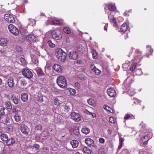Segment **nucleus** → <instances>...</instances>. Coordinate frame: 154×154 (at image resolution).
<instances>
[{
    "instance_id": "nucleus-1",
    "label": "nucleus",
    "mask_w": 154,
    "mask_h": 154,
    "mask_svg": "<svg viewBox=\"0 0 154 154\" xmlns=\"http://www.w3.org/2000/svg\"><path fill=\"white\" fill-rule=\"evenodd\" d=\"M56 56L59 61H64L66 59V54L62 49H57L56 50Z\"/></svg>"
},
{
    "instance_id": "nucleus-2",
    "label": "nucleus",
    "mask_w": 154,
    "mask_h": 154,
    "mask_svg": "<svg viewBox=\"0 0 154 154\" xmlns=\"http://www.w3.org/2000/svg\"><path fill=\"white\" fill-rule=\"evenodd\" d=\"M57 82L58 86L61 88H64L67 85L66 79L64 76H59L58 77Z\"/></svg>"
},
{
    "instance_id": "nucleus-3",
    "label": "nucleus",
    "mask_w": 154,
    "mask_h": 154,
    "mask_svg": "<svg viewBox=\"0 0 154 154\" xmlns=\"http://www.w3.org/2000/svg\"><path fill=\"white\" fill-rule=\"evenodd\" d=\"M8 29L10 32L13 35H17L19 33L18 29L13 25L10 24L8 26Z\"/></svg>"
},
{
    "instance_id": "nucleus-4",
    "label": "nucleus",
    "mask_w": 154,
    "mask_h": 154,
    "mask_svg": "<svg viewBox=\"0 0 154 154\" xmlns=\"http://www.w3.org/2000/svg\"><path fill=\"white\" fill-rule=\"evenodd\" d=\"M22 75L26 78L30 79L33 76V74L32 72L28 69L25 68L22 72Z\"/></svg>"
},
{
    "instance_id": "nucleus-5",
    "label": "nucleus",
    "mask_w": 154,
    "mask_h": 154,
    "mask_svg": "<svg viewBox=\"0 0 154 154\" xmlns=\"http://www.w3.org/2000/svg\"><path fill=\"white\" fill-rule=\"evenodd\" d=\"M71 116L72 119L75 122H79L81 119V117L79 113L74 112L71 113Z\"/></svg>"
},
{
    "instance_id": "nucleus-6",
    "label": "nucleus",
    "mask_w": 154,
    "mask_h": 154,
    "mask_svg": "<svg viewBox=\"0 0 154 154\" xmlns=\"http://www.w3.org/2000/svg\"><path fill=\"white\" fill-rule=\"evenodd\" d=\"M4 18L7 21L10 23H13L15 21L13 15L8 14H5L4 15Z\"/></svg>"
},
{
    "instance_id": "nucleus-7",
    "label": "nucleus",
    "mask_w": 154,
    "mask_h": 154,
    "mask_svg": "<svg viewBox=\"0 0 154 154\" xmlns=\"http://www.w3.org/2000/svg\"><path fill=\"white\" fill-rule=\"evenodd\" d=\"M78 57V53L75 51H72L69 54V57L71 59L75 60Z\"/></svg>"
},
{
    "instance_id": "nucleus-8",
    "label": "nucleus",
    "mask_w": 154,
    "mask_h": 154,
    "mask_svg": "<svg viewBox=\"0 0 154 154\" xmlns=\"http://www.w3.org/2000/svg\"><path fill=\"white\" fill-rule=\"evenodd\" d=\"M51 33L52 37L56 39H60L62 37L61 34L60 33L58 34L55 30L52 31Z\"/></svg>"
},
{
    "instance_id": "nucleus-9",
    "label": "nucleus",
    "mask_w": 154,
    "mask_h": 154,
    "mask_svg": "<svg viewBox=\"0 0 154 154\" xmlns=\"http://www.w3.org/2000/svg\"><path fill=\"white\" fill-rule=\"evenodd\" d=\"M107 93L110 97H115L116 95V92L113 88H111L108 89L107 90Z\"/></svg>"
},
{
    "instance_id": "nucleus-10",
    "label": "nucleus",
    "mask_w": 154,
    "mask_h": 154,
    "mask_svg": "<svg viewBox=\"0 0 154 154\" xmlns=\"http://www.w3.org/2000/svg\"><path fill=\"white\" fill-rule=\"evenodd\" d=\"M20 129L21 132L24 134H27L29 131V129L28 127L24 125H22Z\"/></svg>"
},
{
    "instance_id": "nucleus-11",
    "label": "nucleus",
    "mask_w": 154,
    "mask_h": 154,
    "mask_svg": "<svg viewBox=\"0 0 154 154\" xmlns=\"http://www.w3.org/2000/svg\"><path fill=\"white\" fill-rule=\"evenodd\" d=\"M8 39L5 38H0V45L5 47L7 46L8 43Z\"/></svg>"
},
{
    "instance_id": "nucleus-12",
    "label": "nucleus",
    "mask_w": 154,
    "mask_h": 154,
    "mask_svg": "<svg viewBox=\"0 0 154 154\" xmlns=\"http://www.w3.org/2000/svg\"><path fill=\"white\" fill-rule=\"evenodd\" d=\"M26 40L30 42H34L36 41V39L35 36L32 35H29L26 37Z\"/></svg>"
},
{
    "instance_id": "nucleus-13",
    "label": "nucleus",
    "mask_w": 154,
    "mask_h": 154,
    "mask_svg": "<svg viewBox=\"0 0 154 154\" xmlns=\"http://www.w3.org/2000/svg\"><path fill=\"white\" fill-rule=\"evenodd\" d=\"M10 118L8 116L6 115L2 116L1 118V122L5 124H7L10 123Z\"/></svg>"
},
{
    "instance_id": "nucleus-14",
    "label": "nucleus",
    "mask_w": 154,
    "mask_h": 154,
    "mask_svg": "<svg viewBox=\"0 0 154 154\" xmlns=\"http://www.w3.org/2000/svg\"><path fill=\"white\" fill-rule=\"evenodd\" d=\"M85 142L88 146H93L94 144L93 140L89 138H88L85 139Z\"/></svg>"
},
{
    "instance_id": "nucleus-15",
    "label": "nucleus",
    "mask_w": 154,
    "mask_h": 154,
    "mask_svg": "<svg viewBox=\"0 0 154 154\" xmlns=\"http://www.w3.org/2000/svg\"><path fill=\"white\" fill-rule=\"evenodd\" d=\"M21 98L23 102H25L27 101L28 100V95L26 93H22L21 95Z\"/></svg>"
},
{
    "instance_id": "nucleus-16",
    "label": "nucleus",
    "mask_w": 154,
    "mask_h": 154,
    "mask_svg": "<svg viewBox=\"0 0 154 154\" xmlns=\"http://www.w3.org/2000/svg\"><path fill=\"white\" fill-rule=\"evenodd\" d=\"M8 86L10 88L13 87L14 85L13 77H10L8 80Z\"/></svg>"
},
{
    "instance_id": "nucleus-17",
    "label": "nucleus",
    "mask_w": 154,
    "mask_h": 154,
    "mask_svg": "<svg viewBox=\"0 0 154 154\" xmlns=\"http://www.w3.org/2000/svg\"><path fill=\"white\" fill-rule=\"evenodd\" d=\"M11 100H12L14 103L17 104L19 103V99L17 97H16L14 94H12L11 96Z\"/></svg>"
},
{
    "instance_id": "nucleus-18",
    "label": "nucleus",
    "mask_w": 154,
    "mask_h": 154,
    "mask_svg": "<svg viewBox=\"0 0 154 154\" xmlns=\"http://www.w3.org/2000/svg\"><path fill=\"white\" fill-rule=\"evenodd\" d=\"M151 137H148V136L147 135L144 136L142 138L140 139V141L143 142V144H146L147 141L150 139Z\"/></svg>"
},
{
    "instance_id": "nucleus-19",
    "label": "nucleus",
    "mask_w": 154,
    "mask_h": 154,
    "mask_svg": "<svg viewBox=\"0 0 154 154\" xmlns=\"http://www.w3.org/2000/svg\"><path fill=\"white\" fill-rule=\"evenodd\" d=\"M20 61L21 64L23 66H25L27 64V62L24 57H21L20 58Z\"/></svg>"
},
{
    "instance_id": "nucleus-20",
    "label": "nucleus",
    "mask_w": 154,
    "mask_h": 154,
    "mask_svg": "<svg viewBox=\"0 0 154 154\" xmlns=\"http://www.w3.org/2000/svg\"><path fill=\"white\" fill-rule=\"evenodd\" d=\"M52 23L53 25H62L63 23V20H55L52 21Z\"/></svg>"
},
{
    "instance_id": "nucleus-21",
    "label": "nucleus",
    "mask_w": 154,
    "mask_h": 154,
    "mask_svg": "<svg viewBox=\"0 0 154 154\" xmlns=\"http://www.w3.org/2000/svg\"><path fill=\"white\" fill-rule=\"evenodd\" d=\"M127 29V26L126 24H123L120 29V32L124 33Z\"/></svg>"
},
{
    "instance_id": "nucleus-22",
    "label": "nucleus",
    "mask_w": 154,
    "mask_h": 154,
    "mask_svg": "<svg viewBox=\"0 0 154 154\" xmlns=\"http://www.w3.org/2000/svg\"><path fill=\"white\" fill-rule=\"evenodd\" d=\"M82 132L85 134H87L90 132V129L86 126H84L81 130Z\"/></svg>"
},
{
    "instance_id": "nucleus-23",
    "label": "nucleus",
    "mask_w": 154,
    "mask_h": 154,
    "mask_svg": "<svg viewBox=\"0 0 154 154\" xmlns=\"http://www.w3.org/2000/svg\"><path fill=\"white\" fill-rule=\"evenodd\" d=\"M70 143L73 148H75L78 145L79 142L76 140H73L70 142Z\"/></svg>"
},
{
    "instance_id": "nucleus-24",
    "label": "nucleus",
    "mask_w": 154,
    "mask_h": 154,
    "mask_svg": "<svg viewBox=\"0 0 154 154\" xmlns=\"http://www.w3.org/2000/svg\"><path fill=\"white\" fill-rule=\"evenodd\" d=\"M109 10L111 11H114L116 10V7L115 5L112 4H109L107 5Z\"/></svg>"
},
{
    "instance_id": "nucleus-25",
    "label": "nucleus",
    "mask_w": 154,
    "mask_h": 154,
    "mask_svg": "<svg viewBox=\"0 0 154 154\" xmlns=\"http://www.w3.org/2000/svg\"><path fill=\"white\" fill-rule=\"evenodd\" d=\"M27 151L30 154H34L35 153L32 146H29L27 147Z\"/></svg>"
},
{
    "instance_id": "nucleus-26",
    "label": "nucleus",
    "mask_w": 154,
    "mask_h": 154,
    "mask_svg": "<svg viewBox=\"0 0 154 154\" xmlns=\"http://www.w3.org/2000/svg\"><path fill=\"white\" fill-rule=\"evenodd\" d=\"M6 141V143L8 146L13 144L15 142V140L13 138L8 139Z\"/></svg>"
},
{
    "instance_id": "nucleus-27",
    "label": "nucleus",
    "mask_w": 154,
    "mask_h": 154,
    "mask_svg": "<svg viewBox=\"0 0 154 154\" xmlns=\"http://www.w3.org/2000/svg\"><path fill=\"white\" fill-rule=\"evenodd\" d=\"M32 146L35 152L38 151L40 147V146L38 144H34L33 146Z\"/></svg>"
},
{
    "instance_id": "nucleus-28",
    "label": "nucleus",
    "mask_w": 154,
    "mask_h": 154,
    "mask_svg": "<svg viewBox=\"0 0 154 154\" xmlns=\"http://www.w3.org/2000/svg\"><path fill=\"white\" fill-rule=\"evenodd\" d=\"M31 57L32 62L33 63L35 64H36L38 63V60L35 55H33V54H31Z\"/></svg>"
},
{
    "instance_id": "nucleus-29",
    "label": "nucleus",
    "mask_w": 154,
    "mask_h": 154,
    "mask_svg": "<svg viewBox=\"0 0 154 154\" xmlns=\"http://www.w3.org/2000/svg\"><path fill=\"white\" fill-rule=\"evenodd\" d=\"M55 120L56 123L60 125L63 122V120L60 116L57 117Z\"/></svg>"
},
{
    "instance_id": "nucleus-30",
    "label": "nucleus",
    "mask_w": 154,
    "mask_h": 154,
    "mask_svg": "<svg viewBox=\"0 0 154 154\" xmlns=\"http://www.w3.org/2000/svg\"><path fill=\"white\" fill-rule=\"evenodd\" d=\"M27 21L28 24L29 25L33 26L35 23V21L33 19L29 18Z\"/></svg>"
},
{
    "instance_id": "nucleus-31",
    "label": "nucleus",
    "mask_w": 154,
    "mask_h": 154,
    "mask_svg": "<svg viewBox=\"0 0 154 154\" xmlns=\"http://www.w3.org/2000/svg\"><path fill=\"white\" fill-rule=\"evenodd\" d=\"M1 138L2 140L3 141H6L8 139L7 135L5 134H3L1 135Z\"/></svg>"
},
{
    "instance_id": "nucleus-32",
    "label": "nucleus",
    "mask_w": 154,
    "mask_h": 154,
    "mask_svg": "<svg viewBox=\"0 0 154 154\" xmlns=\"http://www.w3.org/2000/svg\"><path fill=\"white\" fill-rule=\"evenodd\" d=\"M63 31L64 32L69 34L71 33V30L70 28L67 27H64L63 29Z\"/></svg>"
},
{
    "instance_id": "nucleus-33",
    "label": "nucleus",
    "mask_w": 154,
    "mask_h": 154,
    "mask_svg": "<svg viewBox=\"0 0 154 154\" xmlns=\"http://www.w3.org/2000/svg\"><path fill=\"white\" fill-rule=\"evenodd\" d=\"M5 105L7 109H11L12 106L11 102L9 101H6L5 102Z\"/></svg>"
},
{
    "instance_id": "nucleus-34",
    "label": "nucleus",
    "mask_w": 154,
    "mask_h": 154,
    "mask_svg": "<svg viewBox=\"0 0 154 154\" xmlns=\"http://www.w3.org/2000/svg\"><path fill=\"white\" fill-rule=\"evenodd\" d=\"M91 53L94 59H96L97 58V54L95 50H93L91 51Z\"/></svg>"
},
{
    "instance_id": "nucleus-35",
    "label": "nucleus",
    "mask_w": 154,
    "mask_h": 154,
    "mask_svg": "<svg viewBox=\"0 0 154 154\" xmlns=\"http://www.w3.org/2000/svg\"><path fill=\"white\" fill-rule=\"evenodd\" d=\"M103 108L104 109L109 111L110 112H113V110L109 106L107 105H104L103 106Z\"/></svg>"
},
{
    "instance_id": "nucleus-36",
    "label": "nucleus",
    "mask_w": 154,
    "mask_h": 154,
    "mask_svg": "<svg viewBox=\"0 0 154 154\" xmlns=\"http://www.w3.org/2000/svg\"><path fill=\"white\" fill-rule=\"evenodd\" d=\"M20 83L21 86H25L27 84V82L25 79H22L20 81Z\"/></svg>"
},
{
    "instance_id": "nucleus-37",
    "label": "nucleus",
    "mask_w": 154,
    "mask_h": 154,
    "mask_svg": "<svg viewBox=\"0 0 154 154\" xmlns=\"http://www.w3.org/2000/svg\"><path fill=\"white\" fill-rule=\"evenodd\" d=\"M54 103L55 105H59L60 103V101L57 98H55L54 100Z\"/></svg>"
},
{
    "instance_id": "nucleus-38",
    "label": "nucleus",
    "mask_w": 154,
    "mask_h": 154,
    "mask_svg": "<svg viewBox=\"0 0 154 154\" xmlns=\"http://www.w3.org/2000/svg\"><path fill=\"white\" fill-rule=\"evenodd\" d=\"M37 73L39 76H41L43 74V72L41 68L38 69L37 71Z\"/></svg>"
},
{
    "instance_id": "nucleus-39",
    "label": "nucleus",
    "mask_w": 154,
    "mask_h": 154,
    "mask_svg": "<svg viewBox=\"0 0 154 154\" xmlns=\"http://www.w3.org/2000/svg\"><path fill=\"white\" fill-rule=\"evenodd\" d=\"M73 133L76 136L79 137V132L78 129H75L73 130Z\"/></svg>"
},
{
    "instance_id": "nucleus-40",
    "label": "nucleus",
    "mask_w": 154,
    "mask_h": 154,
    "mask_svg": "<svg viewBox=\"0 0 154 154\" xmlns=\"http://www.w3.org/2000/svg\"><path fill=\"white\" fill-rule=\"evenodd\" d=\"M116 20V19L114 18L111 19L110 20V22L111 23H113V25L114 26H116L117 25Z\"/></svg>"
},
{
    "instance_id": "nucleus-41",
    "label": "nucleus",
    "mask_w": 154,
    "mask_h": 154,
    "mask_svg": "<svg viewBox=\"0 0 154 154\" xmlns=\"http://www.w3.org/2000/svg\"><path fill=\"white\" fill-rule=\"evenodd\" d=\"M5 109L4 107H2L1 108L0 110V115L2 116H5V112H4Z\"/></svg>"
},
{
    "instance_id": "nucleus-42",
    "label": "nucleus",
    "mask_w": 154,
    "mask_h": 154,
    "mask_svg": "<svg viewBox=\"0 0 154 154\" xmlns=\"http://www.w3.org/2000/svg\"><path fill=\"white\" fill-rule=\"evenodd\" d=\"M16 51L19 53H21L23 51L22 48L19 46H17L16 48Z\"/></svg>"
},
{
    "instance_id": "nucleus-43",
    "label": "nucleus",
    "mask_w": 154,
    "mask_h": 154,
    "mask_svg": "<svg viewBox=\"0 0 154 154\" xmlns=\"http://www.w3.org/2000/svg\"><path fill=\"white\" fill-rule=\"evenodd\" d=\"M15 120L16 122H19L20 121V118L17 113H16L14 115Z\"/></svg>"
},
{
    "instance_id": "nucleus-44",
    "label": "nucleus",
    "mask_w": 154,
    "mask_h": 154,
    "mask_svg": "<svg viewBox=\"0 0 154 154\" xmlns=\"http://www.w3.org/2000/svg\"><path fill=\"white\" fill-rule=\"evenodd\" d=\"M92 70L97 74L100 73V71L97 68H93Z\"/></svg>"
},
{
    "instance_id": "nucleus-45",
    "label": "nucleus",
    "mask_w": 154,
    "mask_h": 154,
    "mask_svg": "<svg viewBox=\"0 0 154 154\" xmlns=\"http://www.w3.org/2000/svg\"><path fill=\"white\" fill-rule=\"evenodd\" d=\"M69 91L70 92V94L72 95L75 94L76 93L75 90V89L72 88H70L69 89Z\"/></svg>"
},
{
    "instance_id": "nucleus-46",
    "label": "nucleus",
    "mask_w": 154,
    "mask_h": 154,
    "mask_svg": "<svg viewBox=\"0 0 154 154\" xmlns=\"http://www.w3.org/2000/svg\"><path fill=\"white\" fill-rule=\"evenodd\" d=\"M109 122L112 123H115V120L113 117H109Z\"/></svg>"
},
{
    "instance_id": "nucleus-47",
    "label": "nucleus",
    "mask_w": 154,
    "mask_h": 154,
    "mask_svg": "<svg viewBox=\"0 0 154 154\" xmlns=\"http://www.w3.org/2000/svg\"><path fill=\"white\" fill-rule=\"evenodd\" d=\"M132 117V116L131 114H127L124 117V119L125 120H128Z\"/></svg>"
},
{
    "instance_id": "nucleus-48",
    "label": "nucleus",
    "mask_w": 154,
    "mask_h": 154,
    "mask_svg": "<svg viewBox=\"0 0 154 154\" xmlns=\"http://www.w3.org/2000/svg\"><path fill=\"white\" fill-rule=\"evenodd\" d=\"M58 73H61L62 72V68H53Z\"/></svg>"
},
{
    "instance_id": "nucleus-49",
    "label": "nucleus",
    "mask_w": 154,
    "mask_h": 154,
    "mask_svg": "<svg viewBox=\"0 0 154 154\" xmlns=\"http://www.w3.org/2000/svg\"><path fill=\"white\" fill-rule=\"evenodd\" d=\"M18 111V109L16 107H13L12 109V112L13 113H17Z\"/></svg>"
},
{
    "instance_id": "nucleus-50",
    "label": "nucleus",
    "mask_w": 154,
    "mask_h": 154,
    "mask_svg": "<svg viewBox=\"0 0 154 154\" xmlns=\"http://www.w3.org/2000/svg\"><path fill=\"white\" fill-rule=\"evenodd\" d=\"M37 100L40 102H42L43 101V98L42 96H39L37 98Z\"/></svg>"
},
{
    "instance_id": "nucleus-51",
    "label": "nucleus",
    "mask_w": 154,
    "mask_h": 154,
    "mask_svg": "<svg viewBox=\"0 0 154 154\" xmlns=\"http://www.w3.org/2000/svg\"><path fill=\"white\" fill-rule=\"evenodd\" d=\"M88 102L89 104L91 106L94 105L93 103L92 102V100L91 99H89L88 100Z\"/></svg>"
},
{
    "instance_id": "nucleus-52",
    "label": "nucleus",
    "mask_w": 154,
    "mask_h": 154,
    "mask_svg": "<svg viewBox=\"0 0 154 154\" xmlns=\"http://www.w3.org/2000/svg\"><path fill=\"white\" fill-rule=\"evenodd\" d=\"M35 129L38 131H40L42 130V126L40 125H38L36 126Z\"/></svg>"
},
{
    "instance_id": "nucleus-53",
    "label": "nucleus",
    "mask_w": 154,
    "mask_h": 154,
    "mask_svg": "<svg viewBox=\"0 0 154 154\" xmlns=\"http://www.w3.org/2000/svg\"><path fill=\"white\" fill-rule=\"evenodd\" d=\"M49 46L51 48H54L55 47V45L51 42L49 40Z\"/></svg>"
},
{
    "instance_id": "nucleus-54",
    "label": "nucleus",
    "mask_w": 154,
    "mask_h": 154,
    "mask_svg": "<svg viewBox=\"0 0 154 154\" xmlns=\"http://www.w3.org/2000/svg\"><path fill=\"white\" fill-rule=\"evenodd\" d=\"M75 85L79 89L80 88V84L78 82H75Z\"/></svg>"
},
{
    "instance_id": "nucleus-55",
    "label": "nucleus",
    "mask_w": 154,
    "mask_h": 154,
    "mask_svg": "<svg viewBox=\"0 0 154 154\" xmlns=\"http://www.w3.org/2000/svg\"><path fill=\"white\" fill-rule=\"evenodd\" d=\"M104 139L103 138H100L99 139V141L101 143H103L104 142Z\"/></svg>"
},
{
    "instance_id": "nucleus-56",
    "label": "nucleus",
    "mask_w": 154,
    "mask_h": 154,
    "mask_svg": "<svg viewBox=\"0 0 154 154\" xmlns=\"http://www.w3.org/2000/svg\"><path fill=\"white\" fill-rule=\"evenodd\" d=\"M7 128L8 129V130L9 131H12L13 130V128L12 126H8L7 127Z\"/></svg>"
},
{
    "instance_id": "nucleus-57",
    "label": "nucleus",
    "mask_w": 154,
    "mask_h": 154,
    "mask_svg": "<svg viewBox=\"0 0 154 154\" xmlns=\"http://www.w3.org/2000/svg\"><path fill=\"white\" fill-rule=\"evenodd\" d=\"M35 139L36 140L38 141L40 140V138L39 136H38L35 137Z\"/></svg>"
},
{
    "instance_id": "nucleus-58",
    "label": "nucleus",
    "mask_w": 154,
    "mask_h": 154,
    "mask_svg": "<svg viewBox=\"0 0 154 154\" xmlns=\"http://www.w3.org/2000/svg\"><path fill=\"white\" fill-rule=\"evenodd\" d=\"M137 64V63L136 62L133 63L131 67H136Z\"/></svg>"
},
{
    "instance_id": "nucleus-59",
    "label": "nucleus",
    "mask_w": 154,
    "mask_h": 154,
    "mask_svg": "<svg viewBox=\"0 0 154 154\" xmlns=\"http://www.w3.org/2000/svg\"><path fill=\"white\" fill-rule=\"evenodd\" d=\"M61 66H60L59 65L57 64H54L53 65V67H60Z\"/></svg>"
},
{
    "instance_id": "nucleus-60",
    "label": "nucleus",
    "mask_w": 154,
    "mask_h": 154,
    "mask_svg": "<svg viewBox=\"0 0 154 154\" xmlns=\"http://www.w3.org/2000/svg\"><path fill=\"white\" fill-rule=\"evenodd\" d=\"M128 93H129V95L133 96V95H134L135 94V92L134 91H133L132 92H131V94L130 92V91H128Z\"/></svg>"
},
{
    "instance_id": "nucleus-61",
    "label": "nucleus",
    "mask_w": 154,
    "mask_h": 154,
    "mask_svg": "<svg viewBox=\"0 0 154 154\" xmlns=\"http://www.w3.org/2000/svg\"><path fill=\"white\" fill-rule=\"evenodd\" d=\"M123 143H119L118 147V149L120 150L122 146Z\"/></svg>"
},
{
    "instance_id": "nucleus-62",
    "label": "nucleus",
    "mask_w": 154,
    "mask_h": 154,
    "mask_svg": "<svg viewBox=\"0 0 154 154\" xmlns=\"http://www.w3.org/2000/svg\"><path fill=\"white\" fill-rule=\"evenodd\" d=\"M124 141V139L123 138H119V143H122Z\"/></svg>"
},
{
    "instance_id": "nucleus-63",
    "label": "nucleus",
    "mask_w": 154,
    "mask_h": 154,
    "mask_svg": "<svg viewBox=\"0 0 154 154\" xmlns=\"http://www.w3.org/2000/svg\"><path fill=\"white\" fill-rule=\"evenodd\" d=\"M77 63L78 64H81L82 63V62L80 60H78L76 61Z\"/></svg>"
},
{
    "instance_id": "nucleus-64",
    "label": "nucleus",
    "mask_w": 154,
    "mask_h": 154,
    "mask_svg": "<svg viewBox=\"0 0 154 154\" xmlns=\"http://www.w3.org/2000/svg\"><path fill=\"white\" fill-rule=\"evenodd\" d=\"M107 132L109 134H111L112 131L111 130H110V129H109L107 130Z\"/></svg>"
}]
</instances>
